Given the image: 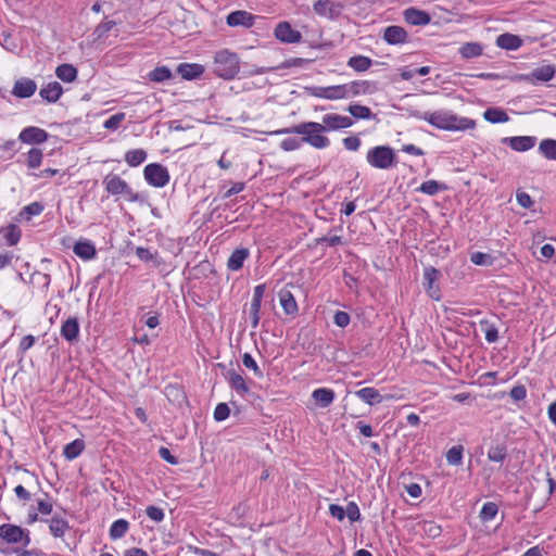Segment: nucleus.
I'll use <instances>...</instances> for the list:
<instances>
[{
  "mask_svg": "<svg viewBox=\"0 0 556 556\" xmlns=\"http://www.w3.org/2000/svg\"><path fill=\"white\" fill-rule=\"evenodd\" d=\"M47 521L49 522L50 533L54 538H63L65 535L66 531L70 529L68 521L64 517H62L58 514H54Z\"/></svg>",
  "mask_w": 556,
  "mask_h": 556,
  "instance_id": "nucleus-25",
  "label": "nucleus"
},
{
  "mask_svg": "<svg viewBox=\"0 0 556 556\" xmlns=\"http://www.w3.org/2000/svg\"><path fill=\"white\" fill-rule=\"evenodd\" d=\"M146 514L151 520L155 522H161L165 517L164 510L154 505L148 506L146 509Z\"/></svg>",
  "mask_w": 556,
  "mask_h": 556,
  "instance_id": "nucleus-53",
  "label": "nucleus"
},
{
  "mask_svg": "<svg viewBox=\"0 0 556 556\" xmlns=\"http://www.w3.org/2000/svg\"><path fill=\"white\" fill-rule=\"evenodd\" d=\"M261 307H262V300L252 298L251 303H250V308H249L252 328H256L258 326V323L261 319V316H260Z\"/></svg>",
  "mask_w": 556,
  "mask_h": 556,
  "instance_id": "nucleus-47",
  "label": "nucleus"
},
{
  "mask_svg": "<svg viewBox=\"0 0 556 556\" xmlns=\"http://www.w3.org/2000/svg\"><path fill=\"white\" fill-rule=\"evenodd\" d=\"M323 123H320L325 127V132L327 130H339L351 127L354 122L350 116L340 115L337 113H328L325 114L321 118Z\"/></svg>",
  "mask_w": 556,
  "mask_h": 556,
  "instance_id": "nucleus-11",
  "label": "nucleus"
},
{
  "mask_svg": "<svg viewBox=\"0 0 556 556\" xmlns=\"http://www.w3.org/2000/svg\"><path fill=\"white\" fill-rule=\"evenodd\" d=\"M230 415L229 406L226 403H218L214 409V419L216 421H224Z\"/></svg>",
  "mask_w": 556,
  "mask_h": 556,
  "instance_id": "nucleus-52",
  "label": "nucleus"
},
{
  "mask_svg": "<svg viewBox=\"0 0 556 556\" xmlns=\"http://www.w3.org/2000/svg\"><path fill=\"white\" fill-rule=\"evenodd\" d=\"M355 395L364 403L374 406L383 401V396L372 387H366L355 392Z\"/></svg>",
  "mask_w": 556,
  "mask_h": 556,
  "instance_id": "nucleus-28",
  "label": "nucleus"
},
{
  "mask_svg": "<svg viewBox=\"0 0 556 556\" xmlns=\"http://www.w3.org/2000/svg\"><path fill=\"white\" fill-rule=\"evenodd\" d=\"M538 150L545 159L556 161V139L546 138L541 140Z\"/></svg>",
  "mask_w": 556,
  "mask_h": 556,
  "instance_id": "nucleus-34",
  "label": "nucleus"
},
{
  "mask_svg": "<svg viewBox=\"0 0 556 556\" xmlns=\"http://www.w3.org/2000/svg\"><path fill=\"white\" fill-rule=\"evenodd\" d=\"M115 26H116L115 21L102 22L96 27V34L98 35V37H102V36L106 35L109 31H111L113 29V27H115Z\"/></svg>",
  "mask_w": 556,
  "mask_h": 556,
  "instance_id": "nucleus-63",
  "label": "nucleus"
},
{
  "mask_svg": "<svg viewBox=\"0 0 556 556\" xmlns=\"http://www.w3.org/2000/svg\"><path fill=\"white\" fill-rule=\"evenodd\" d=\"M255 17L251 13L238 10L227 15L226 22L230 27L243 26L250 28L254 25Z\"/></svg>",
  "mask_w": 556,
  "mask_h": 556,
  "instance_id": "nucleus-16",
  "label": "nucleus"
},
{
  "mask_svg": "<svg viewBox=\"0 0 556 556\" xmlns=\"http://www.w3.org/2000/svg\"><path fill=\"white\" fill-rule=\"evenodd\" d=\"M483 117L492 124L506 123L509 121L508 114L500 108H489L484 111Z\"/></svg>",
  "mask_w": 556,
  "mask_h": 556,
  "instance_id": "nucleus-33",
  "label": "nucleus"
},
{
  "mask_svg": "<svg viewBox=\"0 0 556 556\" xmlns=\"http://www.w3.org/2000/svg\"><path fill=\"white\" fill-rule=\"evenodd\" d=\"M36 342V338L31 334L24 336L18 344V352L24 354L27 352L30 348L34 346Z\"/></svg>",
  "mask_w": 556,
  "mask_h": 556,
  "instance_id": "nucleus-61",
  "label": "nucleus"
},
{
  "mask_svg": "<svg viewBox=\"0 0 556 556\" xmlns=\"http://www.w3.org/2000/svg\"><path fill=\"white\" fill-rule=\"evenodd\" d=\"M313 96L326 100L346 99L345 84L328 87H316L313 90Z\"/></svg>",
  "mask_w": 556,
  "mask_h": 556,
  "instance_id": "nucleus-13",
  "label": "nucleus"
},
{
  "mask_svg": "<svg viewBox=\"0 0 556 556\" xmlns=\"http://www.w3.org/2000/svg\"><path fill=\"white\" fill-rule=\"evenodd\" d=\"M345 515L352 522L358 521L361 519L358 505L355 502H350L346 505Z\"/></svg>",
  "mask_w": 556,
  "mask_h": 556,
  "instance_id": "nucleus-56",
  "label": "nucleus"
},
{
  "mask_svg": "<svg viewBox=\"0 0 556 556\" xmlns=\"http://www.w3.org/2000/svg\"><path fill=\"white\" fill-rule=\"evenodd\" d=\"M366 160L375 168L388 169L395 164V154L388 146H377L367 152Z\"/></svg>",
  "mask_w": 556,
  "mask_h": 556,
  "instance_id": "nucleus-5",
  "label": "nucleus"
},
{
  "mask_svg": "<svg viewBox=\"0 0 556 556\" xmlns=\"http://www.w3.org/2000/svg\"><path fill=\"white\" fill-rule=\"evenodd\" d=\"M555 75V68L552 65H543L535 68L531 76L540 81H549Z\"/></svg>",
  "mask_w": 556,
  "mask_h": 556,
  "instance_id": "nucleus-43",
  "label": "nucleus"
},
{
  "mask_svg": "<svg viewBox=\"0 0 556 556\" xmlns=\"http://www.w3.org/2000/svg\"><path fill=\"white\" fill-rule=\"evenodd\" d=\"M417 117L441 130L466 131L476 128V121L458 116L448 110L427 111Z\"/></svg>",
  "mask_w": 556,
  "mask_h": 556,
  "instance_id": "nucleus-1",
  "label": "nucleus"
},
{
  "mask_svg": "<svg viewBox=\"0 0 556 556\" xmlns=\"http://www.w3.org/2000/svg\"><path fill=\"white\" fill-rule=\"evenodd\" d=\"M172 72L167 66H156L149 74V80L154 83H163L172 78Z\"/></svg>",
  "mask_w": 556,
  "mask_h": 556,
  "instance_id": "nucleus-42",
  "label": "nucleus"
},
{
  "mask_svg": "<svg viewBox=\"0 0 556 556\" xmlns=\"http://www.w3.org/2000/svg\"><path fill=\"white\" fill-rule=\"evenodd\" d=\"M509 395L515 402L522 401L527 396V389L523 384H517L511 388Z\"/></svg>",
  "mask_w": 556,
  "mask_h": 556,
  "instance_id": "nucleus-58",
  "label": "nucleus"
},
{
  "mask_svg": "<svg viewBox=\"0 0 556 556\" xmlns=\"http://www.w3.org/2000/svg\"><path fill=\"white\" fill-rule=\"evenodd\" d=\"M344 148L349 151H357L361 147V139L357 136H350L342 140Z\"/></svg>",
  "mask_w": 556,
  "mask_h": 556,
  "instance_id": "nucleus-62",
  "label": "nucleus"
},
{
  "mask_svg": "<svg viewBox=\"0 0 556 556\" xmlns=\"http://www.w3.org/2000/svg\"><path fill=\"white\" fill-rule=\"evenodd\" d=\"M14 493L17 500L24 505L31 498L30 492L23 484H17L14 488Z\"/></svg>",
  "mask_w": 556,
  "mask_h": 556,
  "instance_id": "nucleus-60",
  "label": "nucleus"
},
{
  "mask_svg": "<svg viewBox=\"0 0 556 556\" xmlns=\"http://www.w3.org/2000/svg\"><path fill=\"white\" fill-rule=\"evenodd\" d=\"M159 455L163 460L167 462L170 465L178 464L177 457L174 456L167 447H164V446L160 447Z\"/></svg>",
  "mask_w": 556,
  "mask_h": 556,
  "instance_id": "nucleus-64",
  "label": "nucleus"
},
{
  "mask_svg": "<svg viewBox=\"0 0 556 556\" xmlns=\"http://www.w3.org/2000/svg\"><path fill=\"white\" fill-rule=\"evenodd\" d=\"M348 65L355 72H366L372 65V60L365 55H354L349 59Z\"/></svg>",
  "mask_w": 556,
  "mask_h": 556,
  "instance_id": "nucleus-35",
  "label": "nucleus"
},
{
  "mask_svg": "<svg viewBox=\"0 0 556 556\" xmlns=\"http://www.w3.org/2000/svg\"><path fill=\"white\" fill-rule=\"evenodd\" d=\"M146 181L154 188L165 187L170 179L167 168L159 163H150L143 169Z\"/></svg>",
  "mask_w": 556,
  "mask_h": 556,
  "instance_id": "nucleus-7",
  "label": "nucleus"
},
{
  "mask_svg": "<svg viewBox=\"0 0 556 556\" xmlns=\"http://www.w3.org/2000/svg\"><path fill=\"white\" fill-rule=\"evenodd\" d=\"M349 113L355 118L369 119L372 116L371 110L366 105L352 104L348 108Z\"/></svg>",
  "mask_w": 556,
  "mask_h": 556,
  "instance_id": "nucleus-46",
  "label": "nucleus"
},
{
  "mask_svg": "<svg viewBox=\"0 0 556 556\" xmlns=\"http://www.w3.org/2000/svg\"><path fill=\"white\" fill-rule=\"evenodd\" d=\"M280 146L285 151H294L302 147V140L301 138H286L281 141Z\"/></svg>",
  "mask_w": 556,
  "mask_h": 556,
  "instance_id": "nucleus-55",
  "label": "nucleus"
},
{
  "mask_svg": "<svg viewBox=\"0 0 556 556\" xmlns=\"http://www.w3.org/2000/svg\"><path fill=\"white\" fill-rule=\"evenodd\" d=\"M507 456V448L504 444L491 446L488 451V458L495 463H503Z\"/></svg>",
  "mask_w": 556,
  "mask_h": 556,
  "instance_id": "nucleus-44",
  "label": "nucleus"
},
{
  "mask_svg": "<svg viewBox=\"0 0 556 556\" xmlns=\"http://www.w3.org/2000/svg\"><path fill=\"white\" fill-rule=\"evenodd\" d=\"M126 115L123 112H118L112 116H110L103 124L105 129L116 130L121 124L124 122Z\"/></svg>",
  "mask_w": 556,
  "mask_h": 556,
  "instance_id": "nucleus-51",
  "label": "nucleus"
},
{
  "mask_svg": "<svg viewBox=\"0 0 556 556\" xmlns=\"http://www.w3.org/2000/svg\"><path fill=\"white\" fill-rule=\"evenodd\" d=\"M204 71V66L198 63H180L177 66V73L187 80L200 77Z\"/></svg>",
  "mask_w": 556,
  "mask_h": 556,
  "instance_id": "nucleus-24",
  "label": "nucleus"
},
{
  "mask_svg": "<svg viewBox=\"0 0 556 556\" xmlns=\"http://www.w3.org/2000/svg\"><path fill=\"white\" fill-rule=\"evenodd\" d=\"M274 35L276 39L283 43H298L302 39V34L294 29L289 22H279L275 27Z\"/></svg>",
  "mask_w": 556,
  "mask_h": 556,
  "instance_id": "nucleus-10",
  "label": "nucleus"
},
{
  "mask_svg": "<svg viewBox=\"0 0 556 556\" xmlns=\"http://www.w3.org/2000/svg\"><path fill=\"white\" fill-rule=\"evenodd\" d=\"M446 186L444 184H439L437 180L430 179L427 181H424L419 187L418 191L428 194V195H434L439 193L440 191L446 190Z\"/></svg>",
  "mask_w": 556,
  "mask_h": 556,
  "instance_id": "nucleus-41",
  "label": "nucleus"
},
{
  "mask_svg": "<svg viewBox=\"0 0 556 556\" xmlns=\"http://www.w3.org/2000/svg\"><path fill=\"white\" fill-rule=\"evenodd\" d=\"M40 97L50 103L56 102L63 94V88L58 81H51L43 86L39 92Z\"/></svg>",
  "mask_w": 556,
  "mask_h": 556,
  "instance_id": "nucleus-29",
  "label": "nucleus"
},
{
  "mask_svg": "<svg viewBox=\"0 0 556 556\" xmlns=\"http://www.w3.org/2000/svg\"><path fill=\"white\" fill-rule=\"evenodd\" d=\"M85 450V442L81 439H76L71 443H67L63 448V456L67 460L77 458Z\"/></svg>",
  "mask_w": 556,
  "mask_h": 556,
  "instance_id": "nucleus-32",
  "label": "nucleus"
},
{
  "mask_svg": "<svg viewBox=\"0 0 556 556\" xmlns=\"http://www.w3.org/2000/svg\"><path fill=\"white\" fill-rule=\"evenodd\" d=\"M276 134L301 135L302 144L306 143L315 149L323 150L330 146L329 138L325 135V127L317 122L300 123L291 128L277 130Z\"/></svg>",
  "mask_w": 556,
  "mask_h": 556,
  "instance_id": "nucleus-2",
  "label": "nucleus"
},
{
  "mask_svg": "<svg viewBox=\"0 0 556 556\" xmlns=\"http://www.w3.org/2000/svg\"><path fill=\"white\" fill-rule=\"evenodd\" d=\"M250 252L247 248H239L232 251L228 261L227 267L232 271H238L243 267L245 260L249 257Z\"/></svg>",
  "mask_w": 556,
  "mask_h": 556,
  "instance_id": "nucleus-27",
  "label": "nucleus"
},
{
  "mask_svg": "<svg viewBox=\"0 0 556 556\" xmlns=\"http://www.w3.org/2000/svg\"><path fill=\"white\" fill-rule=\"evenodd\" d=\"M516 199L518 204L523 208H530L533 205V200L526 191L517 190Z\"/></svg>",
  "mask_w": 556,
  "mask_h": 556,
  "instance_id": "nucleus-57",
  "label": "nucleus"
},
{
  "mask_svg": "<svg viewBox=\"0 0 556 556\" xmlns=\"http://www.w3.org/2000/svg\"><path fill=\"white\" fill-rule=\"evenodd\" d=\"M496 45L502 49L515 51L522 46V39L517 35L505 33L496 38Z\"/></svg>",
  "mask_w": 556,
  "mask_h": 556,
  "instance_id": "nucleus-30",
  "label": "nucleus"
},
{
  "mask_svg": "<svg viewBox=\"0 0 556 556\" xmlns=\"http://www.w3.org/2000/svg\"><path fill=\"white\" fill-rule=\"evenodd\" d=\"M479 325H480L481 331L484 333V338H485L486 342L493 343V342L497 341L498 331H497L496 326L493 323H491L486 319H482V320H480Z\"/></svg>",
  "mask_w": 556,
  "mask_h": 556,
  "instance_id": "nucleus-40",
  "label": "nucleus"
},
{
  "mask_svg": "<svg viewBox=\"0 0 556 556\" xmlns=\"http://www.w3.org/2000/svg\"><path fill=\"white\" fill-rule=\"evenodd\" d=\"M37 508L36 510L42 515V516H48L52 513V509H53V504L52 502L50 501V497L48 495V493H45V496L43 497H39L37 498Z\"/></svg>",
  "mask_w": 556,
  "mask_h": 556,
  "instance_id": "nucleus-50",
  "label": "nucleus"
},
{
  "mask_svg": "<svg viewBox=\"0 0 556 556\" xmlns=\"http://www.w3.org/2000/svg\"><path fill=\"white\" fill-rule=\"evenodd\" d=\"M336 393L330 388H318L312 392V399L321 408H326L334 401Z\"/></svg>",
  "mask_w": 556,
  "mask_h": 556,
  "instance_id": "nucleus-23",
  "label": "nucleus"
},
{
  "mask_svg": "<svg viewBox=\"0 0 556 556\" xmlns=\"http://www.w3.org/2000/svg\"><path fill=\"white\" fill-rule=\"evenodd\" d=\"M2 232L4 240L9 245L17 244L22 237V231L20 227L15 224L9 225L7 228L2 230Z\"/></svg>",
  "mask_w": 556,
  "mask_h": 556,
  "instance_id": "nucleus-39",
  "label": "nucleus"
},
{
  "mask_svg": "<svg viewBox=\"0 0 556 556\" xmlns=\"http://www.w3.org/2000/svg\"><path fill=\"white\" fill-rule=\"evenodd\" d=\"M346 98L362 94H371L376 91V85L369 80H354L345 84Z\"/></svg>",
  "mask_w": 556,
  "mask_h": 556,
  "instance_id": "nucleus-15",
  "label": "nucleus"
},
{
  "mask_svg": "<svg viewBox=\"0 0 556 556\" xmlns=\"http://www.w3.org/2000/svg\"><path fill=\"white\" fill-rule=\"evenodd\" d=\"M48 132L36 126L25 127L18 135V140L27 144H41L48 140Z\"/></svg>",
  "mask_w": 556,
  "mask_h": 556,
  "instance_id": "nucleus-12",
  "label": "nucleus"
},
{
  "mask_svg": "<svg viewBox=\"0 0 556 556\" xmlns=\"http://www.w3.org/2000/svg\"><path fill=\"white\" fill-rule=\"evenodd\" d=\"M503 143L507 144L514 151L526 152L534 148L536 138L533 136L507 137L503 139Z\"/></svg>",
  "mask_w": 556,
  "mask_h": 556,
  "instance_id": "nucleus-14",
  "label": "nucleus"
},
{
  "mask_svg": "<svg viewBox=\"0 0 556 556\" xmlns=\"http://www.w3.org/2000/svg\"><path fill=\"white\" fill-rule=\"evenodd\" d=\"M498 507L493 502L484 503L481 510H480V518L483 521H490L495 518L497 515Z\"/></svg>",
  "mask_w": 556,
  "mask_h": 556,
  "instance_id": "nucleus-49",
  "label": "nucleus"
},
{
  "mask_svg": "<svg viewBox=\"0 0 556 556\" xmlns=\"http://www.w3.org/2000/svg\"><path fill=\"white\" fill-rule=\"evenodd\" d=\"M483 47L479 42H466L459 48V54L464 59H473L482 55Z\"/></svg>",
  "mask_w": 556,
  "mask_h": 556,
  "instance_id": "nucleus-36",
  "label": "nucleus"
},
{
  "mask_svg": "<svg viewBox=\"0 0 556 556\" xmlns=\"http://www.w3.org/2000/svg\"><path fill=\"white\" fill-rule=\"evenodd\" d=\"M77 68L68 63L61 64L55 70L56 77L64 83H73L77 78Z\"/></svg>",
  "mask_w": 556,
  "mask_h": 556,
  "instance_id": "nucleus-31",
  "label": "nucleus"
},
{
  "mask_svg": "<svg viewBox=\"0 0 556 556\" xmlns=\"http://www.w3.org/2000/svg\"><path fill=\"white\" fill-rule=\"evenodd\" d=\"M147 160V152L143 149H134L125 153V162L130 167H137Z\"/></svg>",
  "mask_w": 556,
  "mask_h": 556,
  "instance_id": "nucleus-37",
  "label": "nucleus"
},
{
  "mask_svg": "<svg viewBox=\"0 0 556 556\" xmlns=\"http://www.w3.org/2000/svg\"><path fill=\"white\" fill-rule=\"evenodd\" d=\"M229 386L240 395L245 396L250 393V387L248 386L243 376L235 370L228 372L227 377Z\"/></svg>",
  "mask_w": 556,
  "mask_h": 556,
  "instance_id": "nucleus-26",
  "label": "nucleus"
},
{
  "mask_svg": "<svg viewBox=\"0 0 556 556\" xmlns=\"http://www.w3.org/2000/svg\"><path fill=\"white\" fill-rule=\"evenodd\" d=\"M42 159H43L42 151L38 148H33L27 152V159H26L27 166L29 168H38L42 163Z\"/></svg>",
  "mask_w": 556,
  "mask_h": 556,
  "instance_id": "nucleus-48",
  "label": "nucleus"
},
{
  "mask_svg": "<svg viewBox=\"0 0 556 556\" xmlns=\"http://www.w3.org/2000/svg\"><path fill=\"white\" fill-rule=\"evenodd\" d=\"M403 16L406 23L414 26H426L430 23V15L415 8H408L403 12Z\"/></svg>",
  "mask_w": 556,
  "mask_h": 556,
  "instance_id": "nucleus-18",
  "label": "nucleus"
},
{
  "mask_svg": "<svg viewBox=\"0 0 556 556\" xmlns=\"http://www.w3.org/2000/svg\"><path fill=\"white\" fill-rule=\"evenodd\" d=\"M240 72V59L236 52L223 49L214 56V73L224 79H232Z\"/></svg>",
  "mask_w": 556,
  "mask_h": 556,
  "instance_id": "nucleus-3",
  "label": "nucleus"
},
{
  "mask_svg": "<svg viewBox=\"0 0 556 556\" xmlns=\"http://www.w3.org/2000/svg\"><path fill=\"white\" fill-rule=\"evenodd\" d=\"M440 276L441 274L437 268L432 266L425 268L424 287L428 295L435 301L441 300V291L438 285Z\"/></svg>",
  "mask_w": 556,
  "mask_h": 556,
  "instance_id": "nucleus-9",
  "label": "nucleus"
},
{
  "mask_svg": "<svg viewBox=\"0 0 556 556\" xmlns=\"http://www.w3.org/2000/svg\"><path fill=\"white\" fill-rule=\"evenodd\" d=\"M73 252L83 261H90L97 255L94 244L88 239L78 240L73 247Z\"/></svg>",
  "mask_w": 556,
  "mask_h": 556,
  "instance_id": "nucleus-19",
  "label": "nucleus"
},
{
  "mask_svg": "<svg viewBox=\"0 0 556 556\" xmlns=\"http://www.w3.org/2000/svg\"><path fill=\"white\" fill-rule=\"evenodd\" d=\"M350 321H351V318L346 312H343V311L336 312L334 317H333V323L338 327L345 328L349 326Z\"/></svg>",
  "mask_w": 556,
  "mask_h": 556,
  "instance_id": "nucleus-59",
  "label": "nucleus"
},
{
  "mask_svg": "<svg viewBox=\"0 0 556 556\" xmlns=\"http://www.w3.org/2000/svg\"><path fill=\"white\" fill-rule=\"evenodd\" d=\"M383 39L389 45H403L408 39V34L402 26L391 25L384 28Z\"/></svg>",
  "mask_w": 556,
  "mask_h": 556,
  "instance_id": "nucleus-17",
  "label": "nucleus"
},
{
  "mask_svg": "<svg viewBox=\"0 0 556 556\" xmlns=\"http://www.w3.org/2000/svg\"><path fill=\"white\" fill-rule=\"evenodd\" d=\"M313 10L318 16L337 20L343 10V4L334 0H317L313 4Z\"/></svg>",
  "mask_w": 556,
  "mask_h": 556,
  "instance_id": "nucleus-8",
  "label": "nucleus"
},
{
  "mask_svg": "<svg viewBox=\"0 0 556 556\" xmlns=\"http://www.w3.org/2000/svg\"><path fill=\"white\" fill-rule=\"evenodd\" d=\"M61 336L68 342L77 340L79 336V324L76 317H70L61 325Z\"/></svg>",
  "mask_w": 556,
  "mask_h": 556,
  "instance_id": "nucleus-22",
  "label": "nucleus"
},
{
  "mask_svg": "<svg viewBox=\"0 0 556 556\" xmlns=\"http://www.w3.org/2000/svg\"><path fill=\"white\" fill-rule=\"evenodd\" d=\"M279 303L285 312V314L290 316H295L299 311L298 303L292 294V292L283 288L278 292Z\"/></svg>",
  "mask_w": 556,
  "mask_h": 556,
  "instance_id": "nucleus-20",
  "label": "nucleus"
},
{
  "mask_svg": "<svg viewBox=\"0 0 556 556\" xmlns=\"http://www.w3.org/2000/svg\"><path fill=\"white\" fill-rule=\"evenodd\" d=\"M103 186L108 194L122 197L126 202L135 203L141 200L139 193L116 174H108L103 179Z\"/></svg>",
  "mask_w": 556,
  "mask_h": 556,
  "instance_id": "nucleus-4",
  "label": "nucleus"
},
{
  "mask_svg": "<svg viewBox=\"0 0 556 556\" xmlns=\"http://www.w3.org/2000/svg\"><path fill=\"white\" fill-rule=\"evenodd\" d=\"M37 90L36 83L30 78H21L15 81L12 93L18 98H29Z\"/></svg>",
  "mask_w": 556,
  "mask_h": 556,
  "instance_id": "nucleus-21",
  "label": "nucleus"
},
{
  "mask_svg": "<svg viewBox=\"0 0 556 556\" xmlns=\"http://www.w3.org/2000/svg\"><path fill=\"white\" fill-rule=\"evenodd\" d=\"M242 363L248 369H252L255 376L262 377L263 374L251 354L244 353L242 356Z\"/></svg>",
  "mask_w": 556,
  "mask_h": 556,
  "instance_id": "nucleus-54",
  "label": "nucleus"
},
{
  "mask_svg": "<svg viewBox=\"0 0 556 556\" xmlns=\"http://www.w3.org/2000/svg\"><path fill=\"white\" fill-rule=\"evenodd\" d=\"M463 452H464L463 445L452 446L446 452V462L450 465L459 466L463 462Z\"/></svg>",
  "mask_w": 556,
  "mask_h": 556,
  "instance_id": "nucleus-45",
  "label": "nucleus"
},
{
  "mask_svg": "<svg viewBox=\"0 0 556 556\" xmlns=\"http://www.w3.org/2000/svg\"><path fill=\"white\" fill-rule=\"evenodd\" d=\"M128 530L129 522L126 519H117L111 525L109 534L112 540H117L125 536Z\"/></svg>",
  "mask_w": 556,
  "mask_h": 556,
  "instance_id": "nucleus-38",
  "label": "nucleus"
},
{
  "mask_svg": "<svg viewBox=\"0 0 556 556\" xmlns=\"http://www.w3.org/2000/svg\"><path fill=\"white\" fill-rule=\"evenodd\" d=\"M0 539L8 544H21L24 547L31 541L29 530L13 523L0 526Z\"/></svg>",
  "mask_w": 556,
  "mask_h": 556,
  "instance_id": "nucleus-6",
  "label": "nucleus"
}]
</instances>
